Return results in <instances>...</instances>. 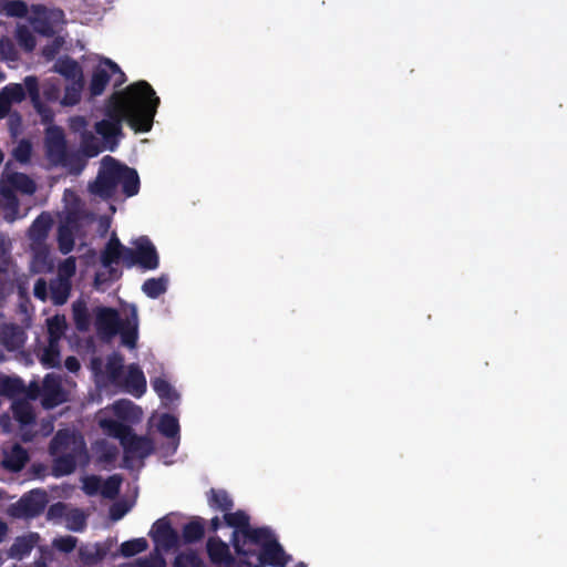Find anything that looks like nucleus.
<instances>
[{
    "label": "nucleus",
    "instance_id": "e2e57ef3",
    "mask_svg": "<svg viewBox=\"0 0 567 567\" xmlns=\"http://www.w3.org/2000/svg\"><path fill=\"white\" fill-rule=\"evenodd\" d=\"M74 319L79 329H83L87 324V315L85 309L82 310L74 308Z\"/></svg>",
    "mask_w": 567,
    "mask_h": 567
},
{
    "label": "nucleus",
    "instance_id": "2f4dec72",
    "mask_svg": "<svg viewBox=\"0 0 567 567\" xmlns=\"http://www.w3.org/2000/svg\"><path fill=\"white\" fill-rule=\"evenodd\" d=\"M205 535L204 522L202 518L190 520L185 524L182 530V537L184 543L194 544L199 542Z\"/></svg>",
    "mask_w": 567,
    "mask_h": 567
},
{
    "label": "nucleus",
    "instance_id": "dca6fc26",
    "mask_svg": "<svg viewBox=\"0 0 567 567\" xmlns=\"http://www.w3.org/2000/svg\"><path fill=\"white\" fill-rule=\"evenodd\" d=\"M121 336V342L128 349H135L138 339V318L137 309L135 306L131 307L130 316L121 324L118 331Z\"/></svg>",
    "mask_w": 567,
    "mask_h": 567
},
{
    "label": "nucleus",
    "instance_id": "2eb2a0df",
    "mask_svg": "<svg viewBox=\"0 0 567 567\" xmlns=\"http://www.w3.org/2000/svg\"><path fill=\"white\" fill-rule=\"evenodd\" d=\"M42 389L43 404L45 406L53 408L64 401V393L59 377L47 374L43 380Z\"/></svg>",
    "mask_w": 567,
    "mask_h": 567
},
{
    "label": "nucleus",
    "instance_id": "ea45409f",
    "mask_svg": "<svg viewBox=\"0 0 567 567\" xmlns=\"http://www.w3.org/2000/svg\"><path fill=\"white\" fill-rule=\"evenodd\" d=\"M16 39L19 45L27 52H32L35 49V37L27 25L18 27L16 32Z\"/></svg>",
    "mask_w": 567,
    "mask_h": 567
},
{
    "label": "nucleus",
    "instance_id": "13d9d810",
    "mask_svg": "<svg viewBox=\"0 0 567 567\" xmlns=\"http://www.w3.org/2000/svg\"><path fill=\"white\" fill-rule=\"evenodd\" d=\"M127 511L128 508L124 504L116 503L110 508V517L114 522L120 520L127 513Z\"/></svg>",
    "mask_w": 567,
    "mask_h": 567
},
{
    "label": "nucleus",
    "instance_id": "1a4fd4ad",
    "mask_svg": "<svg viewBox=\"0 0 567 567\" xmlns=\"http://www.w3.org/2000/svg\"><path fill=\"white\" fill-rule=\"evenodd\" d=\"M249 519V516L240 509L235 513L225 512L224 514V520L226 525L234 528L231 537L234 549L237 555L243 557H250L256 555L255 550L243 549V544L240 540V536L244 534V530H246L250 525Z\"/></svg>",
    "mask_w": 567,
    "mask_h": 567
},
{
    "label": "nucleus",
    "instance_id": "7ed1b4c3",
    "mask_svg": "<svg viewBox=\"0 0 567 567\" xmlns=\"http://www.w3.org/2000/svg\"><path fill=\"white\" fill-rule=\"evenodd\" d=\"M49 453L53 457L52 473L55 477L72 474L78 462L87 457L82 435L70 430H59L50 441Z\"/></svg>",
    "mask_w": 567,
    "mask_h": 567
},
{
    "label": "nucleus",
    "instance_id": "a878e982",
    "mask_svg": "<svg viewBox=\"0 0 567 567\" xmlns=\"http://www.w3.org/2000/svg\"><path fill=\"white\" fill-rule=\"evenodd\" d=\"M58 245L63 255L71 252L74 248V234L70 218L58 227Z\"/></svg>",
    "mask_w": 567,
    "mask_h": 567
},
{
    "label": "nucleus",
    "instance_id": "5fc2aeb1",
    "mask_svg": "<svg viewBox=\"0 0 567 567\" xmlns=\"http://www.w3.org/2000/svg\"><path fill=\"white\" fill-rule=\"evenodd\" d=\"M105 65L111 70V75H117L115 80V86L122 85L126 81L125 73L120 69V66L110 59H105Z\"/></svg>",
    "mask_w": 567,
    "mask_h": 567
},
{
    "label": "nucleus",
    "instance_id": "b1692460",
    "mask_svg": "<svg viewBox=\"0 0 567 567\" xmlns=\"http://www.w3.org/2000/svg\"><path fill=\"white\" fill-rule=\"evenodd\" d=\"M124 368V357L118 352H113L106 359L105 373L111 383L118 385L122 380Z\"/></svg>",
    "mask_w": 567,
    "mask_h": 567
},
{
    "label": "nucleus",
    "instance_id": "bf43d9fd",
    "mask_svg": "<svg viewBox=\"0 0 567 567\" xmlns=\"http://www.w3.org/2000/svg\"><path fill=\"white\" fill-rule=\"evenodd\" d=\"M164 559L161 556L144 558L138 561V567H164Z\"/></svg>",
    "mask_w": 567,
    "mask_h": 567
},
{
    "label": "nucleus",
    "instance_id": "ddd939ff",
    "mask_svg": "<svg viewBox=\"0 0 567 567\" xmlns=\"http://www.w3.org/2000/svg\"><path fill=\"white\" fill-rule=\"evenodd\" d=\"M258 560L271 567H286L291 560V556L284 550L275 537L260 549Z\"/></svg>",
    "mask_w": 567,
    "mask_h": 567
},
{
    "label": "nucleus",
    "instance_id": "9b49d317",
    "mask_svg": "<svg viewBox=\"0 0 567 567\" xmlns=\"http://www.w3.org/2000/svg\"><path fill=\"white\" fill-rule=\"evenodd\" d=\"M48 504V495L42 489H32L24 494L17 504L19 516L33 518L43 513Z\"/></svg>",
    "mask_w": 567,
    "mask_h": 567
},
{
    "label": "nucleus",
    "instance_id": "0e129e2a",
    "mask_svg": "<svg viewBox=\"0 0 567 567\" xmlns=\"http://www.w3.org/2000/svg\"><path fill=\"white\" fill-rule=\"evenodd\" d=\"M64 367L68 371L72 373H76L81 369L80 361L74 355H70L65 359Z\"/></svg>",
    "mask_w": 567,
    "mask_h": 567
},
{
    "label": "nucleus",
    "instance_id": "6e6552de",
    "mask_svg": "<svg viewBox=\"0 0 567 567\" xmlns=\"http://www.w3.org/2000/svg\"><path fill=\"white\" fill-rule=\"evenodd\" d=\"M118 311L110 307L97 308L95 315V329L99 337L104 341H110L121 330L123 323Z\"/></svg>",
    "mask_w": 567,
    "mask_h": 567
},
{
    "label": "nucleus",
    "instance_id": "6ab92c4d",
    "mask_svg": "<svg viewBox=\"0 0 567 567\" xmlns=\"http://www.w3.org/2000/svg\"><path fill=\"white\" fill-rule=\"evenodd\" d=\"M40 536L37 533H29L28 535L17 537L10 547V556L21 559L28 556L34 548Z\"/></svg>",
    "mask_w": 567,
    "mask_h": 567
},
{
    "label": "nucleus",
    "instance_id": "3c124183",
    "mask_svg": "<svg viewBox=\"0 0 567 567\" xmlns=\"http://www.w3.org/2000/svg\"><path fill=\"white\" fill-rule=\"evenodd\" d=\"M4 9L7 14L10 17L22 18L28 13V7L25 2L21 0L8 1Z\"/></svg>",
    "mask_w": 567,
    "mask_h": 567
},
{
    "label": "nucleus",
    "instance_id": "6e6d98bb",
    "mask_svg": "<svg viewBox=\"0 0 567 567\" xmlns=\"http://www.w3.org/2000/svg\"><path fill=\"white\" fill-rule=\"evenodd\" d=\"M66 505L62 502L52 504L47 513L49 519L61 518L65 515Z\"/></svg>",
    "mask_w": 567,
    "mask_h": 567
},
{
    "label": "nucleus",
    "instance_id": "7c9ffc66",
    "mask_svg": "<svg viewBox=\"0 0 567 567\" xmlns=\"http://www.w3.org/2000/svg\"><path fill=\"white\" fill-rule=\"evenodd\" d=\"M208 504L212 508L221 512H230L234 507V502L225 489L212 488L208 493Z\"/></svg>",
    "mask_w": 567,
    "mask_h": 567
},
{
    "label": "nucleus",
    "instance_id": "052dcab7",
    "mask_svg": "<svg viewBox=\"0 0 567 567\" xmlns=\"http://www.w3.org/2000/svg\"><path fill=\"white\" fill-rule=\"evenodd\" d=\"M0 52L2 55H4L9 60L13 61L17 59L14 48H13L12 43H10L9 41L8 42H4L3 40L0 41Z\"/></svg>",
    "mask_w": 567,
    "mask_h": 567
},
{
    "label": "nucleus",
    "instance_id": "4468645a",
    "mask_svg": "<svg viewBox=\"0 0 567 567\" xmlns=\"http://www.w3.org/2000/svg\"><path fill=\"white\" fill-rule=\"evenodd\" d=\"M124 391L135 398H141L146 392V378L138 364L132 363L127 367L126 375L121 380Z\"/></svg>",
    "mask_w": 567,
    "mask_h": 567
},
{
    "label": "nucleus",
    "instance_id": "a19ab883",
    "mask_svg": "<svg viewBox=\"0 0 567 567\" xmlns=\"http://www.w3.org/2000/svg\"><path fill=\"white\" fill-rule=\"evenodd\" d=\"M174 567H206L204 560L199 557V555L189 550L186 553H181L176 556L174 561Z\"/></svg>",
    "mask_w": 567,
    "mask_h": 567
},
{
    "label": "nucleus",
    "instance_id": "37998d69",
    "mask_svg": "<svg viewBox=\"0 0 567 567\" xmlns=\"http://www.w3.org/2000/svg\"><path fill=\"white\" fill-rule=\"evenodd\" d=\"M42 94L48 102H56L61 94V84L56 79H49L42 83Z\"/></svg>",
    "mask_w": 567,
    "mask_h": 567
},
{
    "label": "nucleus",
    "instance_id": "423d86ee",
    "mask_svg": "<svg viewBox=\"0 0 567 567\" xmlns=\"http://www.w3.org/2000/svg\"><path fill=\"white\" fill-rule=\"evenodd\" d=\"M37 189L35 183L24 173L8 172L2 173L0 179V195L6 200L7 207L12 212H17L19 207V199L16 195L17 192L24 195H32Z\"/></svg>",
    "mask_w": 567,
    "mask_h": 567
},
{
    "label": "nucleus",
    "instance_id": "c85d7f7f",
    "mask_svg": "<svg viewBox=\"0 0 567 567\" xmlns=\"http://www.w3.org/2000/svg\"><path fill=\"white\" fill-rule=\"evenodd\" d=\"M207 553L213 563H224L230 559L229 547L220 538L208 539Z\"/></svg>",
    "mask_w": 567,
    "mask_h": 567
},
{
    "label": "nucleus",
    "instance_id": "a211bd4d",
    "mask_svg": "<svg viewBox=\"0 0 567 567\" xmlns=\"http://www.w3.org/2000/svg\"><path fill=\"white\" fill-rule=\"evenodd\" d=\"M275 535L271 529L268 527H249L244 530V534L240 536V540L243 544V549H246L245 546L247 544L257 545L262 549L266 544H268Z\"/></svg>",
    "mask_w": 567,
    "mask_h": 567
},
{
    "label": "nucleus",
    "instance_id": "49530a36",
    "mask_svg": "<svg viewBox=\"0 0 567 567\" xmlns=\"http://www.w3.org/2000/svg\"><path fill=\"white\" fill-rule=\"evenodd\" d=\"M14 290V281L7 269L0 268V299H6Z\"/></svg>",
    "mask_w": 567,
    "mask_h": 567
},
{
    "label": "nucleus",
    "instance_id": "0eeeda50",
    "mask_svg": "<svg viewBox=\"0 0 567 567\" xmlns=\"http://www.w3.org/2000/svg\"><path fill=\"white\" fill-rule=\"evenodd\" d=\"M118 186V161L105 156L102 161V168L93 184L90 185L91 193L101 198H111Z\"/></svg>",
    "mask_w": 567,
    "mask_h": 567
},
{
    "label": "nucleus",
    "instance_id": "c03bdc74",
    "mask_svg": "<svg viewBox=\"0 0 567 567\" xmlns=\"http://www.w3.org/2000/svg\"><path fill=\"white\" fill-rule=\"evenodd\" d=\"M13 157L22 164L30 161L32 154V144L28 140H21L13 148Z\"/></svg>",
    "mask_w": 567,
    "mask_h": 567
},
{
    "label": "nucleus",
    "instance_id": "f8f14e48",
    "mask_svg": "<svg viewBox=\"0 0 567 567\" xmlns=\"http://www.w3.org/2000/svg\"><path fill=\"white\" fill-rule=\"evenodd\" d=\"M150 536L157 547L165 550L175 548L178 545V534L165 517L157 519L153 524Z\"/></svg>",
    "mask_w": 567,
    "mask_h": 567
},
{
    "label": "nucleus",
    "instance_id": "774afa93",
    "mask_svg": "<svg viewBox=\"0 0 567 567\" xmlns=\"http://www.w3.org/2000/svg\"><path fill=\"white\" fill-rule=\"evenodd\" d=\"M220 526H221V522H220L219 517L216 516V517L212 518V520H210V530L212 532L216 533L220 528Z\"/></svg>",
    "mask_w": 567,
    "mask_h": 567
},
{
    "label": "nucleus",
    "instance_id": "680f3d73",
    "mask_svg": "<svg viewBox=\"0 0 567 567\" xmlns=\"http://www.w3.org/2000/svg\"><path fill=\"white\" fill-rule=\"evenodd\" d=\"M33 292L41 300L47 298V282L44 279L40 278L35 281Z\"/></svg>",
    "mask_w": 567,
    "mask_h": 567
},
{
    "label": "nucleus",
    "instance_id": "4be33fe9",
    "mask_svg": "<svg viewBox=\"0 0 567 567\" xmlns=\"http://www.w3.org/2000/svg\"><path fill=\"white\" fill-rule=\"evenodd\" d=\"M53 69L66 80L75 81L83 79V72L80 64L69 56L60 58L55 62Z\"/></svg>",
    "mask_w": 567,
    "mask_h": 567
},
{
    "label": "nucleus",
    "instance_id": "cd10ccee",
    "mask_svg": "<svg viewBox=\"0 0 567 567\" xmlns=\"http://www.w3.org/2000/svg\"><path fill=\"white\" fill-rule=\"evenodd\" d=\"M39 359L44 368H59L61 365L59 342L48 341V344L42 349Z\"/></svg>",
    "mask_w": 567,
    "mask_h": 567
},
{
    "label": "nucleus",
    "instance_id": "9d476101",
    "mask_svg": "<svg viewBox=\"0 0 567 567\" xmlns=\"http://www.w3.org/2000/svg\"><path fill=\"white\" fill-rule=\"evenodd\" d=\"M124 450V466L131 467L132 458H145L154 452L153 440L148 436H140L133 431L122 445Z\"/></svg>",
    "mask_w": 567,
    "mask_h": 567
},
{
    "label": "nucleus",
    "instance_id": "69168bd1",
    "mask_svg": "<svg viewBox=\"0 0 567 567\" xmlns=\"http://www.w3.org/2000/svg\"><path fill=\"white\" fill-rule=\"evenodd\" d=\"M12 103L6 96L0 93V118L8 115L11 110Z\"/></svg>",
    "mask_w": 567,
    "mask_h": 567
},
{
    "label": "nucleus",
    "instance_id": "bb28decb",
    "mask_svg": "<svg viewBox=\"0 0 567 567\" xmlns=\"http://www.w3.org/2000/svg\"><path fill=\"white\" fill-rule=\"evenodd\" d=\"M78 151L86 161L87 158L97 156L102 152V147L93 133L85 131L81 134L80 148Z\"/></svg>",
    "mask_w": 567,
    "mask_h": 567
},
{
    "label": "nucleus",
    "instance_id": "338daca9",
    "mask_svg": "<svg viewBox=\"0 0 567 567\" xmlns=\"http://www.w3.org/2000/svg\"><path fill=\"white\" fill-rule=\"evenodd\" d=\"M60 48V44L59 43H55L53 45H47L44 49H43V54L47 56V58H52L54 56V54L58 52Z\"/></svg>",
    "mask_w": 567,
    "mask_h": 567
},
{
    "label": "nucleus",
    "instance_id": "f257e3e1",
    "mask_svg": "<svg viewBox=\"0 0 567 567\" xmlns=\"http://www.w3.org/2000/svg\"><path fill=\"white\" fill-rule=\"evenodd\" d=\"M159 97L146 81L130 84L123 91L114 92L104 104V118L94 125L104 145L114 151L123 134V122L135 132L146 133L153 126Z\"/></svg>",
    "mask_w": 567,
    "mask_h": 567
},
{
    "label": "nucleus",
    "instance_id": "412c9836",
    "mask_svg": "<svg viewBox=\"0 0 567 567\" xmlns=\"http://www.w3.org/2000/svg\"><path fill=\"white\" fill-rule=\"evenodd\" d=\"M29 462V454L20 444H14L3 460L4 468L11 472H20Z\"/></svg>",
    "mask_w": 567,
    "mask_h": 567
},
{
    "label": "nucleus",
    "instance_id": "de8ad7c7",
    "mask_svg": "<svg viewBox=\"0 0 567 567\" xmlns=\"http://www.w3.org/2000/svg\"><path fill=\"white\" fill-rule=\"evenodd\" d=\"M22 381L18 378H6L1 382L0 392L6 395H16L22 390Z\"/></svg>",
    "mask_w": 567,
    "mask_h": 567
},
{
    "label": "nucleus",
    "instance_id": "09e8293b",
    "mask_svg": "<svg viewBox=\"0 0 567 567\" xmlns=\"http://www.w3.org/2000/svg\"><path fill=\"white\" fill-rule=\"evenodd\" d=\"M135 411L141 410L131 401H117L114 404V412L121 419H130Z\"/></svg>",
    "mask_w": 567,
    "mask_h": 567
},
{
    "label": "nucleus",
    "instance_id": "c9c22d12",
    "mask_svg": "<svg viewBox=\"0 0 567 567\" xmlns=\"http://www.w3.org/2000/svg\"><path fill=\"white\" fill-rule=\"evenodd\" d=\"M151 384L162 400L173 402L178 399V394L166 379L157 377L151 381Z\"/></svg>",
    "mask_w": 567,
    "mask_h": 567
},
{
    "label": "nucleus",
    "instance_id": "f704fd0d",
    "mask_svg": "<svg viewBox=\"0 0 567 567\" xmlns=\"http://www.w3.org/2000/svg\"><path fill=\"white\" fill-rule=\"evenodd\" d=\"M83 79L71 81V83L65 86L61 104L64 106L76 105L81 100V92L83 90Z\"/></svg>",
    "mask_w": 567,
    "mask_h": 567
},
{
    "label": "nucleus",
    "instance_id": "a18cd8bd",
    "mask_svg": "<svg viewBox=\"0 0 567 567\" xmlns=\"http://www.w3.org/2000/svg\"><path fill=\"white\" fill-rule=\"evenodd\" d=\"M121 478L116 475L110 476L102 486L101 494L107 498H114L120 493Z\"/></svg>",
    "mask_w": 567,
    "mask_h": 567
},
{
    "label": "nucleus",
    "instance_id": "8fccbe9b",
    "mask_svg": "<svg viewBox=\"0 0 567 567\" xmlns=\"http://www.w3.org/2000/svg\"><path fill=\"white\" fill-rule=\"evenodd\" d=\"M78 539L74 536H60L53 540V547L59 551L69 554L76 547Z\"/></svg>",
    "mask_w": 567,
    "mask_h": 567
},
{
    "label": "nucleus",
    "instance_id": "f03ea898",
    "mask_svg": "<svg viewBox=\"0 0 567 567\" xmlns=\"http://www.w3.org/2000/svg\"><path fill=\"white\" fill-rule=\"evenodd\" d=\"M100 261L106 272L97 271L95 274L94 286L96 288L122 277V271L115 268L114 265L122 262L128 269L137 267L143 271H151L158 268L159 255L147 236L138 237L133 241V247H126L113 234L101 251Z\"/></svg>",
    "mask_w": 567,
    "mask_h": 567
},
{
    "label": "nucleus",
    "instance_id": "72a5a7b5",
    "mask_svg": "<svg viewBox=\"0 0 567 567\" xmlns=\"http://www.w3.org/2000/svg\"><path fill=\"white\" fill-rule=\"evenodd\" d=\"M1 340L8 349H18L24 342L23 332L17 326H7L1 331Z\"/></svg>",
    "mask_w": 567,
    "mask_h": 567
},
{
    "label": "nucleus",
    "instance_id": "e433bc0d",
    "mask_svg": "<svg viewBox=\"0 0 567 567\" xmlns=\"http://www.w3.org/2000/svg\"><path fill=\"white\" fill-rule=\"evenodd\" d=\"M52 225V219L49 215L41 214L32 223L30 227V236L37 239L47 237Z\"/></svg>",
    "mask_w": 567,
    "mask_h": 567
},
{
    "label": "nucleus",
    "instance_id": "c756f323",
    "mask_svg": "<svg viewBox=\"0 0 567 567\" xmlns=\"http://www.w3.org/2000/svg\"><path fill=\"white\" fill-rule=\"evenodd\" d=\"M168 286V278L162 275L158 278H148L142 285V291L151 299H157L166 292Z\"/></svg>",
    "mask_w": 567,
    "mask_h": 567
},
{
    "label": "nucleus",
    "instance_id": "473e14b6",
    "mask_svg": "<svg viewBox=\"0 0 567 567\" xmlns=\"http://www.w3.org/2000/svg\"><path fill=\"white\" fill-rule=\"evenodd\" d=\"M50 292L52 302L55 306H62L68 301L71 292V284L66 279L53 281L50 285Z\"/></svg>",
    "mask_w": 567,
    "mask_h": 567
},
{
    "label": "nucleus",
    "instance_id": "20e7f679",
    "mask_svg": "<svg viewBox=\"0 0 567 567\" xmlns=\"http://www.w3.org/2000/svg\"><path fill=\"white\" fill-rule=\"evenodd\" d=\"M45 157L52 166L62 167L71 175H79L87 162L79 151L70 150L62 127L48 128L44 140Z\"/></svg>",
    "mask_w": 567,
    "mask_h": 567
},
{
    "label": "nucleus",
    "instance_id": "5701e85b",
    "mask_svg": "<svg viewBox=\"0 0 567 567\" xmlns=\"http://www.w3.org/2000/svg\"><path fill=\"white\" fill-rule=\"evenodd\" d=\"M100 425L109 436L117 439L121 445H123L133 431L130 425L113 419H104L100 422Z\"/></svg>",
    "mask_w": 567,
    "mask_h": 567
},
{
    "label": "nucleus",
    "instance_id": "aec40b11",
    "mask_svg": "<svg viewBox=\"0 0 567 567\" xmlns=\"http://www.w3.org/2000/svg\"><path fill=\"white\" fill-rule=\"evenodd\" d=\"M111 79V70L105 65V61L97 65L92 73L89 90L92 96L101 95L107 86Z\"/></svg>",
    "mask_w": 567,
    "mask_h": 567
},
{
    "label": "nucleus",
    "instance_id": "79ce46f5",
    "mask_svg": "<svg viewBox=\"0 0 567 567\" xmlns=\"http://www.w3.org/2000/svg\"><path fill=\"white\" fill-rule=\"evenodd\" d=\"M66 527L72 532H82L86 527V516L84 513L74 508L70 511L66 515Z\"/></svg>",
    "mask_w": 567,
    "mask_h": 567
},
{
    "label": "nucleus",
    "instance_id": "39448f33",
    "mask_svg": "<svg viewBox=\"0 0 567 567\" xmlns=\"http://www.w3.org/2000/svg\"><path fill=\"white\" fill-rule=\"evenodd\" d=\"M24 86L20 83H10L1 89L0 93L6 96L10 102L20 103L25 99L28 92L30 101L37 111L43 118V121L52 120L51 110L41 101L39 81L34 75H28L23 80Z\"/></svg>",
    "mask_w": 567,
    "mask_h": 567
},
{
    "label": "nucleus",
    "instance_id": "603ef678",
    "mask_svg": "<svg viewBox=\"0 0 567 567\" xmlns=\"http://www.w3.org/2000/svg\"><path fill=\"white\" fill-rule=\"evenodd\" d=\"M14 416L22 424H30L34 421V414L27 404L18 405L14 409Z\"/></svg>",
    "mask_w": 567,
    "mask_h": 567
},
{
    "label": "nucleus",
    "instance_id": "4c0bfd02",
    "mask_svg": "<svg viewBox=\"0 0 567 567\" xmlns=\"http://www.w3.org/2000/svg\"><path fill=\"white\" fill-rule=\"evenodd\" d=\"M148 547V543L145 538H134L126 540L121 544L120 551L124 557H133L140 553H143Z\"/></svg>",
    "mask_w": 567,
    "mask_h": 567
},
{
    "label": "nucleus",
    "instance_id": "f3484780",
    "mask_svg": "<svg viewBox=\"0 0 567 567\" xmlns=\"http://www.w3.org/2000/svg\"><path fill=\"white\" fill-rule=\"evenodd\" d=\"M118 185L125 196H135L140 190V177L136 169L118 162Z\"/></svg>",
    "mask_w": 567,
    "mask_h": 567
},
{
    "label": "nucleus",
    "instance_id": "58836bf2",
    "mask_svg": "<svg viewBox=\"0 0 567 567\" xmlns=\"http://www.w3.org/2000/svg\"><path fill=\"white\" fill-rule=\"evenodd\" d=\"M65 320L62 317L54 316L48 319V341L60 342L65 330Z\"/></svg>",
    "mask_w": 567,
    "mask_h": 567
},
{
    "label": "nucleus",
    "instance_id": "393cba45",
    "mask_svg": "<svg viewBox=\"0 0 567 567\" xmlns=\"http://www.w3.org/2000/svg\"><path fill=\"white\" fill-rule=\"evenodd\" d=\"M158 431L167 439L175 441L174 450L179 442V423L178 420L168 413L163 414L158 421Z\"/></svg>",
    "mask_w": 567,
    "mask_h": 567
},
{
    "label": "nucleus",
    "instance_id": "4d7b16f0",
    "mask_svg": "<svg viewBox=\"0 0 567 567\" xmlns=\"http://www.w3.org/2000/svg\"><path fill=\"white\" fill-rule=\"evenodd\" d=\"M101 487L100 478L96 476H90L84 482V492L87 495H95Z\"/></svg>",
    "mask_w": 567,
    "mask_h": 567
},
{
    "label": "nucleus",
    "instance_id": "864d4df0",
    "mask_svg": "<svg viewBox=\"0 0 567 567\" xmlns=\"http://www.w3.org/2000/svg\"><path fill=\"white\" fill-rule=\"evenodd\" d=\"M117 455H118L117 447L114 445H107L102 450V452L99 456V461L102 463H105V464H112L116 461Z\"/></svg>",
    "mask_w": 567,
    "mask_h": 567
}]
</instances>
